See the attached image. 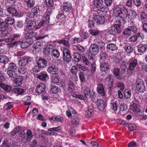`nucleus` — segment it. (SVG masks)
Instances as JSON below:
<instances>
[{"instance_id":"obj_1","label":"nucleus","mask_w":147,"mask_h":147,"mask_svg":"<svg viewBox=\"0 0 147 147\" xmlns=\"http://www.w3.org/2000/svg\"><path fill=\"white\" fill-rule=\"evenodd\" d=\"M122 8L117 7L113 11V15L117 18L119 22L120 23H124L125 22L124 18L120 16Z\"/></svg>"},{"instance_id":"obj_2","label":"nucleus","mask_w":147,"mask_h":147,"mask_svg":"<svg viewBox=\"0 0 147 147\" xmlns=\"http://www.w3.org/2000/svg\"><path fill=\"white\" fill-rule=\"evenodd\" d=\"M137 90L140 92L145 90V86L143 81L140 79H138L135 83Z\"/></svg>"},{"instance_id":"obj_3","label":"nucleus","mask_w":147,"mask_h":147,"mask_svg":"<svg viewBox=\"0 0 147 147\" xmlns=\"http://www.w3.org/2000/svg\"><path fill=\"white\" fill-rule=\"evenodd\" d=\"M7 24L6 22H3L0 23V31L1 32V35L2 37H5L8 34L7 30Z\"/></svg>"},{"instance_id":"obj_4","label":"nucleus","mask_w":147,"mask_h":147,"mask_svg":"<svg viewBox=\"0 0 147 147\" xmlns=\"http://www.w3.org/2000/svg\"><path fill=\"white\" fill-rule=\"evenodd\" d=\"M63 59L64 61L69 63L71 61V57L69 50L65 47L63 49Z\"/></svg>"},{"instance_id":"obj_5","label":"nucleus","mask_w":147,"mask_h":147,"mask_svg":"<svg viewBox=\"0 0 147 147\" xmlns=\"http://www.w3.org/2000/svg\"><path fill=\"white\" fill-rule=\"evenodd\" d=\"M89 50L91 56H95L99 52L98 46L97 45L93 44L90 46Z\"/></svg>"},{"instance_id":"obj_6","label":"nucleus","mask_w":147,"mask_h":147,"mask_svg":"<svg viewBox=\"0 0 147 147\" xmlns=\"http://www.w3.org/2000/svg\"><path fill=\"white\" fill-rule=\"evenodd\" d=\"M96 105L100 111H103L106 107L105 102L102 99H98L95 102Z\"/></svg>"},{"instance_id":"obj_7","label":"nucleus","mask_w":147,"mask_h":147,"mask_svg":"<svg viewBox=\"0 0 147 147\" xmlns=\"http://www.w3.org/2000/svg\"><path fill=\"white\" fill-rule=\"evenodd\" d=\"M39 11V7L36 6L32 9L30 12L28 13L27 16L30 18H34V16L36 15Z\"/></svg>"},{"instance_id":"obj_8","label":"nucleus","mask_w":147,"mask_h":147,"mask_svg":"<svg viewBox=\"0 0 147 147\" xmlns=\"http://www.w3.org/2000/svg\"><path fill=\"white\" fill-rule=\"evenodd\" d=\"M62 10L64 11L68 12L72 8V5L69 2H64L62 5Z\"/></svg>"},{"instance_id":"obj_9","label":"nucleus","mask_w":147,"mask_h":147,"mask_svg":"<svg viewBox=\"0 0 147 147\" xmlns=\"http://www.w3.org/2000/svg\"><path fill=\"white\" fill-rule=\"evenodd\" d=\"M46 88L45 85L43 83H41L37 86L36 89V91L38 93H41L45 91Z\"/></svg>"},{"instance_id":"obj_10","label":"nucleus","mask_w":147,"mask_h":147,"mask_svg":"<svg viewBox=\"0 0 147 147\" xmlns=\"http://www.w3.org/2000/svg\"><path fill=\"white\" fill-rule=\"evenodd\" d=\"M30 61V58L26 56H24L19 61V64L20 65L22 66H24L27 64Z\"/></svg>"},{"instance_id":"obj_11","label":"nucleus","mask_w":147,"mask_h":147,"mask_svg":"<svg viewBox=\"0 0 147 147\" xmlns=\"http://www.w3.org/2000/svg\"><path fill=\"white\" fill-rule=\"evenodd\" d=\"M7 11L9 13L12 14L13 16L19 17V13L13 7H9L7 9Z\"/></svg>"},{"instance_id":"obj_12","label":"nucleus","mask_w":147,"mask_h":147,"mask_svg":"<svg viewBox=\"0 0 147 147\" xmlns=\"http://www.w3.org/2000/svg\"><path fill=\"white\" fill-rule=\"evenodd\" d=\"M120 16H121L124 19H129L130 15L127 9L124 7L122 8Z\"/></svg>"},{"instance_id":"obj_13","label":"nucleus","mask_w":147,"mask_h":147,"mask_svg":"<svg viewBox=\"0 0 147 147\" xmlns=\"http://www.w3.org/2000/svg\"><path fill=\"white\" fill-rule=\"evenodd\" d=\"M94 109L90 107H88L85 113L86 117L87 118L91 117L94 114Z\"/></svg>"},{"instance_id":"obj_14","label":"nucleus","mask_w":147,"mask_h":147,"mask_svg":"<svg viewBox=\"0 0 147 147\" xmlns=\"http://www.w3.org/2000/svg\"><path fill=\"white\" fill-rule=\"evenodd\" d=\"M47 71L51 74H57L58 71V69L56 66L52 65L48 67Z\"/></svg>"},{"instance_id":"obj_15","label":"nucleus","mask_w":147,"mask_h":147,"mask_svg":"<svg viewBox=\"0 0 147 147\" xmlns=\"http://www.w3.org/2000/svg\"><path fill=\"white\" fill-rule=\"evenodd\" d=\"M13 79L15 80L14 85L15 86H19L22 84V82L23 80L22 77L18 75V77L16 78Z\"/></svg>"},{"instance_id":"obj_16","label":"nucleus","mask_w":147,"mask_h":147,"mask_svg":"<svg viewBox=\"0 0 147 147\" xmlns=\"http://www.w3.org/2000/svg\"><path fill=\"white\" fill-rule=\"evenodd\" d=\"M137 47L138 52L142 53L147 49V45H140L137 46Z\"/></svg>"},{"instance_id":"obj_17","label":"nucleus","mask_w":147,"mask_h":147,"mask_svg":"<svg viewBox=\"0 0 147 147\" xmlns=\"http://www.w3.org/2000/svg\"><path fill=\"white\" fill-rule=\"evenodd\" d=\"M36 25L35 21L31 20L27 22L26 28L29 30H32L34 28Z\"/></svg>"},{"instance_id":"obj_18","label":"nucleus","mask_w":147,"mask_h":147,"mask_svg":"<svg viewBox=\"0 0 147 147\" xmlns=\"http://www.w3.org/2000/svg\"><path fill=\"white\" fill-rule=\"evenodd\" d=\"M97 90L101 96H104L105 95V90L102 85L99 84L97 85Z\"/></svg>"},{"instance_id":"obj_19","label":"nucleus","mask_w":147,"mask_h":147,"mask_svg":"<svg viewBox=\"0 0 147 147\" xmlns=\"http://www.w3.org/2000/svg\"><path fill=\"white\" fill-rule=\"evenodd\" d=\"M95 20L97 24H103L105 22V18L102 16H96L95 18Z\"/></svg>"},{"instance_id":"obj_20","label":"nucleus","mask_w":147,"mask_h":147,"mask_svg":"<svg viewBox=\"0 0 147 147\" xmlns=\"http://www.w3.org/2000/svg\"><path fill=\"white\" fill-rule=\"evenodd\" d=\"M37 64L39 67L43 68L45 67L47 65V62L43 59H39L38 62Z\"/></svg>"},{"instance_id":"obj_21","label":"nucleus","mask_w":147,"mask_h":147,"mask_svg":"<svg viewBox=\"0 0 147 147\" xmlns=\"http://www.w3.org/2000/svg\"><path fill=\"white\" fill-rule=\"evenodd\" d=\"M84 92L85 96L87 98H89L93 96L91 94V90L88 88H86L84 91Z\"/></svg>"},{"instance_id":"obj_22","label":"nucleus","mask_w":147,"mask_h":147,"mask_svg":"<svg viewBox=\"0 0 147 147\" xmlns=\"http://www.w3.org/2000/svg\"><path fill=\"white\" fill-rule=\"evenodd\" d=\"M138 64V61L136 59L131 61L129 63V68L130 70H134Z\"/></svg>"},{"instance_id":"obj_23","label":"nucleus","mask_w":147,"mask_h":147,"mask_svg":"<svg viewBox=\"0 0 147 147\" xmlns=\"http://www.w3.org/2000/svg\"><path fill=\"white\" fill-rule=\"evenodd\" d=\"M7 73L8 75L13 79H15L18 77V74L16 71H13L12 70L9 69L7 71Z\"/></svg>"},{"instance_id":"obj_24","label":"nucleus","mask_w":147,"mask_h":147,"mask_svg":"<svg viewBox=\"0 0 147 147\" xmlns=\"http://www.w3.org/2000/svg\"><path fill=\"white\" fill-rule=\"evenodd\" d=\"M0 86L3 90L7 92H9L11 89L10 86L3 83L1 81H0Z\"/></svg>"},{"instance_id":"obj_25","label":"nucleus","mask_w":147,"mask_h":147,"mask_svg":"<svg viewBox=\"0 0 147 147\" xmlns=\"http://www.w3.org/2000/svg\"><path fill=\"white\" fill-rule=\"evenodd\" d=\"M13 92L16 94L21 95L25 92L24 90L20 88H15L13 89Z\"/></svg>"},{"instance_id":"obj_26","label":"nucleus","mask_w":147,"mask_h":147,"mask_svg":"<svg viewBox=\"0 0 147 147\" xmlns=\"http://www.w3.org/2000/svg\"><path fill=\"white\" fill-rule=\"evenodd\" d=\"M130 108L133 111L136 113L139 112L140 111L139 106L136 104L134 103L131 105Z\"/></svg>"},{"instance_id":"obj_27","label":"nucleus","mask_w":147,"mask_h":147,"mask_svg":"<svg viewBox=\"0 0 147 147\" xmlns=\"http://www.w3.org/2000/svg\"><path fill=\"white\" fill-rule=\"evenodd\" d=\"M118 26L117 25H115L114 27L110 29L109 31L108 32L111 35H115L117 33H118V30L117 28H116Z\"/></svg>"},{"instance_id":"obj_28","label":"nucleus","mask_w":147,"mask_h":147,"mask_svg":"<svg viewBox=\"0 0 147 147\" xmlns=\"http://www.w3.org/2000/svg\"><path fill=\"white\" fill-rule=\"evenodd\" d=\"M25 2L28 7L30 8L34 6L35 1L34 0H25Z\"/></svg>"},{"instance_id":"obj_29","label":"nucleus","mask_w":147,"mask_h":147,"mask_svg":"<svg viewBox=\"0 0 147 147\" xmlns=\"http://www.w3.org/2000/svg\"><path fill=\"white\" fill-rule=\"evenodd\" d=\"M109 68L108 64L105 62H102L100 64V70L102 71H105Z\"/></svg>"},{"instance_id":"obj_30","label":"nucleus","mask_w":147,"mask_h":147,"mask_svg":"<svg viewBox=\"0 0 147 147\" xmlns=\"http://www.w3.org/2000/svg\"><path fill=\"white\" fill-rule=\"evenodd\" d=\"M79 119L77 115L73 117V119L71 121L72 125L74 127H76L77 126L79 123Z\"/></svg>"},{"instance_id":"obj_31","label":"nucleus","mask_w":147,"mask_h":147,"mask_svg":"<svg viewBox=\"0 0 147 147\" xmlns=\"http://www.w3.org/2000/svg\"><path fill=\"white\" fill-rule=\"evenodd\" d=\"M9 59L5 55H0V63H7L9 61Z\"/></svg>"},{"instance_id":"obj_32","label":"nucleus","mask_w":147,"mask_h":147,"mask_svg":"<svg viewBox=\"0 0 147 147\" xmlns=\"http://www.w3.org/2000/svg\"><path fill=\"white\" fill-rule=\"evenodd\" d=\"M57 42L60 44H62L67 47H70L69 44V40H61L57 41Z\"/></svg>"},{"instance_id":"obj_33","label":"nucleus","mask_w":147,"mask_h":147,"mask_svg":"<svg viewBox=\"0 0 147 147\" xmlns=\"http://www.w3.org/2000/svg\"><path fill=\"white\" fill-rule=\"evenodd\" d=\"M50 47H47L43 49V52L44 54L45 55L48 56L49 54L50 53L51 49H52L53 47V45L51 44H50Z\"/></svg>"},{"instance_id":"obj_34","label":"nucleus","mask_w":147,"mask_h":147,"mask_svg":"<svg viewBox=\"0 0 147 147\" xmlns=\"http://www.w3.org/2000/svg\"><path fill=\"white\" fill-rule=\"evenodd\" d=\"M47 77L48 75L46 73H41L38 76L37 78L42 80L44 81Z\"/></svg>"},{"instance_id":"obj_35","label":"nucleus","mask_w":147,"mask_h":147,"mask_svg":"<svg viewBox=\"0 0 147 147\" xmlns=\"http://www.w3.org/2000/svg\"><path fill=\"white\" fill-rule=\"evenodd\" d=\"M36 34V32H32L26 34L25 37L27 39L32 38L34 37Z\"/></svg>"},{"instance_id":"obj_36","label":"nucleus","mask_w":147,"mask_h":147,"mask_svg":"<svg viewBox=\"0 0 147 147\" xmlns=\"http://www.w3.org/2000/svg\"><path fill=\"white\" fill-rule=\"evenodd\" d=\"M8 69L13 71H16L17 69V67L15 63H11L9 64Z\"/></svg>"},{"instance_id":"obj_37","label":"nucleus","mask_w":147,"mask_h":147,"mask_svg":"<svg viewBox=\"0 0 147 147\" xmlns=\"http://www.w3.org/2000/svg\"><path fill=\"white\" fill-rule=\"evenodd\" d=\"M26 135L28 137L27 138V141H30L33 136L32 131L30 129H28L26 131Z\"/></svg>"},{"instance_id":"obj_38","label":"nucleus","mask_w":147,"mask_h":147,"mask_svg":"<svg viewBox=\"0 0 147 147\" xmlns=\"http://www.w3.org/2000/svg\"><path fill=\"white\" fill-rule=\"evenodd\" d=\"M119 69L118 68H115L114 69L113 73L117 79L121 80L122 79V77L119 75Z\"/></svg>"},{"instance_id":"obj_39","label":"nucleus","mask_w":147,"mask_h":147,"mask_svg":"<svg viewBox=\"0 0 147 147\" xmlns=\"http://www.w3.org/2000/svg\"><path fill=\"white\" fill-rule=\"evenodd\" d=\"M107 48L111 51H114L117 49L116 45L114 44L111 43L107 45Z\"/></svg>"},{"instance_id":"obj_40","label":"nucleus","mask_w":147,"mask_h":147,"mask_svg":"<svg viewBox=\"0 0 147 147\" xmlns=\"http://www.w3.org/2000/svg\"><path fill=\"white\" fill-rule=\"evenodd\" d=\"M124 94L125 97L127 98H129L131 97V92L129 90H125L124 91Z\"/></svg>"},{"instance_id":"obj_41","label":"nucleus","mask_w":147,"mask_h":147,"mask_svg":"<svg viewBox=\"0 0 147 147\" xmlns=\"http://www.w3.org/2000/svg\"><path fill=\"white\" fill-rule=\"evenodd\" d=\"M20 36V34H14L13 36V38H6V42H11L13 40H14L15 39L18 38H19Z\"/></svg>"},{"instance_id":"obj_42","label":"nucleus","mask_w":147,"mask_h":147,"mask_svg":"<svg viewBox=\"0 0 147 147\" xmlns=\"http://www.w3.org/2000/svg\"><path fill=\"white\" fill-rule=\"evenodd\" d=\"M102 0H94V4L97 8L100 7L102 5Z\"/></svg>"},{"instance_id":"obj_43","label":"nucleus","mask_w":147,"mask_h":147,"mask_svg":"<svg viewBox=\"0 0 147 147\" xmlns=\"http://www.w3.org/2000/svg\"><path fill=\"white\" fill-rule=\"evenodd\" d=\"M140 18L142 22H144L147 21V13L143 12L140 15Z\"/></svg>"},{"instance_id":"obj_44","label":"nucleus","mask_w":147,"mask_h":147,"mask_svg":"<svg viewBox=\"0 0 147 147\" xmlns=\"http://www.w3.org/2000/svg\"><path fill=\"white\" fill-rule=\"evenodd\" d=\"M59 81V77H53L51 80V82L52 84H57Z\"/></svg>"},{"instance_id":"obj_45","label":"nucleus","mask_w":147,"mask_h":147,"mask_svg":"<svg viewBox=\"0 0 147 147\" xmlns=\"http://www.w3.org/2000/svg\"><path fill=\"white\" fill-rule=\"evenodd\" d=\"M74 49L82 52H84L85 50L84 48L80 45L75 46Z\"/></svg>"},{"instance_id":"obj_46","label":"nucleus","mask_w":147,"mask_h":147,"mask_svg":"<svg viewBox=\"0 0 147 147\" xmlns=\"http://www.w3.org/2000/svg\"><path fill=\"white\" fill-rule=\"evenodd\" d=\"M74 58L75 61L78 62L82 59V57L78 53H75L74 55Z\"/></svg>"},{"instance_id":"obj_47","label":"nucleus","mask_w":147,"mask_h":147,"mask_svg":"<svg viewBox=\"0 0 147 147\" xmlns=\"http://www.w3.org/2000/svg\"><path fill=\"white\" fill-rule=\"evenodd\" d=\"M68 110L69 111L71 114L72 117H74L75 116L77 115V113L76 111L74 110L73 108L70 107H68Z\"/></svg>"},{"instance_id":"obj_48","label":"nucleus","mask_w":147,"mask_h":147,"mask_svg":"<svg viewBox=\"0 0 147 147\" xmlns=\"http://www.w3.org/2000/svg\"><path fill=\"white\" fill-rule=\"evenodd\" d=\"M89 31L92 35L94 36H98L100 32L99 31L94 29L90 30Z\"/></svg>"},{"instance_id":"obj_49","label":"nucleus","mask_w":147,"mask_h":147,"mask_svg":"<svg viewBox=\"0 0 147 147\" xmlns=\"http://www.w3.org/2000/svg\"><path fill=\"white\" fill-rule=\"evenodd\" d=\"M52 54L53 56L56 58H58L60 56L59 51L57 49L53 50L52 51Z\"/></svg>"},{"instance_id":"obj_50","label":"nucleus","mask_w":147,"mask_h":147,"mask_svg":"<svg viewBox=\"0 0 147 147\" xmlns=\"http://www.w3.org/2000/svg\"><path fill=\"white\" fill-rule=\"evenodd\" d=\"M30 45V43L26 41L22 42L20 43V46L22 48H26Z\"/></svg>"},{"instance_id":"obj_51","label":"nucleus","mask_w":147,"mask_h":147,"mask_svg":"<svg viewBox=\"0 0 147 147\" xmlns=\"http://www.w3.org/2000/svg\"><path fill=\"white\" fill-rule=\"evenodd\" d=\"M34 48L36 50V51H40L41 46L40 45V43L39 42H37L34 45Z\"/></svg>"},{"instance_id":"obj_52","label":"nucleus","mask_w":147,"mask_h":147,"mask_svg":"<svg viewBox=\"0 0 147 147\" xmlns=\"http://www.w3.org/2000/svg\"><path fill=\"white\" fill-rule=\"evenodd\" d=\"M47 5L49 7H53L54 5L53 0H45Z\"/></svg>"},{"instance_id":"obj_53","label":"nucleus","mask_w":147,"mask_h":147,"mask_svg":"<svg viewBox=\"0 0 147 147\" xmlns=\"http://www.w3.org/2000/svg\"><path fill=\"white\" fill-rule=\"evenodd\" d=\"M45 24V21L44 20H42L35 27L36 30L39 29L40 27L43 26Z\"/></svg>"},{"instance_id":"obj_54","label":"nucleus","mask_w":147,"mask_h":147,"mask_svg":"<svg viewBox=\"0 0 147 147\" xmlns=\"http://www.w3.org/2000/svg\"><path fill=\"white\" fill-rule=\"evenodd\" d=\"M51 90L53 93L55 94L58 92L59 89L57 86H52L51 88Z\"/></svg>"},{"instance_id":"obj_55","label":"nucleus","mask_w":147,"mask_h":147,"mask_svg":"<svg viewBox=\"0 0 147 147\" xmlns=\"http://www.w3.org/2000/svg\"><path fill=\"white\" fill-rule=\"evenodd\" d=\"M138 36L136 35H132L129 38V41L130 42H136L137 40Z\"/></svg>"},{"instance_id":"obj_56","label":"nucleus","mask_w":147,"mask_h":147,"mask_svg":"<svg viewBox=\"0 0 147 147\" xmlns=\"http://www.w3.org/2000/svg\"><path fill=\"white\" fill-rule=\"evenodd\" d=\"M82 59L83 61V63L85 65H87L89 64V62L88 61V59L85 56L82 55Z\"/></svg>"},{"instance_id":"obj_57","label":"nucleus","mask_w":147,"mask_h":147,"mask_svg":"<svg viewBox=\"0 0 147 147\" xmlns=\"http://www.w3.org/2000/svg\"><path fill=\"white\" fill-rule=\"evenodd\" d=\"M79 34L80 36L84 39H87L88 37V33L84 32L81 31L80 32Z\"/></svg>"},{"instance_id":"obj_58","label":"nucleus","mask_w":147,"mask_h":147,"mask_svg":"<svg viewBox=\"0 0 147 147\" xmlns=\"http://www.w3.org/2000/svg\"><path fill=\"white\" fill-rule=\"evenodd\" d=\"M78 71V69L75 66H73L71 69V72L73 75H75Z\"/></svg>"},{"instance_id":"obj_59","label":"nucleus","mask_w":147,"mask_h":147,"mask_svg":"<svg viewBox=\"0 0 147 147\" xmlns=\"http://www.w3.org/2000/svg\"><path fill=\"white\" fill-rule=\"evenodd\" d=\"M123 34L126 35H130L131 34V30L129 28H126L123 32Z\"/></svg>"},{"instance_id":"obj_60","label":"nucleus","mask_w":147,"mask_h":147,"mask_svg":"<svg viewBox=\"0 0 147 147\" xmlns=\"http://www.w3.org/2000/svg\"><path fill=\"white\" fill-rule=\"evenodd\" d=\"M124 48L125 51L128 53H131L133 50V48L130 46H125Z\"/></svg>"},{"instance_id":"obj_61","label":"nucleus","mask_w":147,"mask_h":147,"mask_svg":"<svg viewBox=\"0 0 147 147\" xmlns=\"http://www.w3.org/2000/svg\"><path fill=\"white\" fill-rule=\"evenodd\" d=\"M82 41V39L81 38H74L71 39L72 43H76L80 42Z\"/></svg>"},{"instance_id":"obj_62","label":"nucleus","mask_w":147,"mask_h":147,"mask_svg":"<svg viewBox=\"0 0 147 147\" xmlns=\"http://www.w3.org/2000/svg\"><path fill=\"white\" fill-rule=\"evenodd\" d=\"M51 14L50 11H49L47 14L46 18L45 24L47 25L49 23L50 15Z\"/></svg>"},{"instance_id":"obj_63","label":"nucleus","mask_w":147,"mask_h":147,"mask_svg":"<svg viewBox=\"0 0 147 147\" xmlns=\"http://www.w3.org/2000/svg\"><path fill=\"white\" fill-rule=\"evenodd\" d=\"M112 109L114 111H116L118 109V106L116 102H113L111 103Z\"/></svg>"},{"instance_id":"obj_64","label":"nucleus","mask_w":147,"mask_h":147,"mask_svg":"<svg viewBox=\"0 0 147 147\" xmlns=\"http://www.w3.org/2000/svg\"><path fill=\"white\" fill-rule=\"evenodd\" d=\"M117 87L120 88L121 90H123L124 89L125 85L124 84L121 82H119L116 84Z\"/></svg>"}]
</instances>
